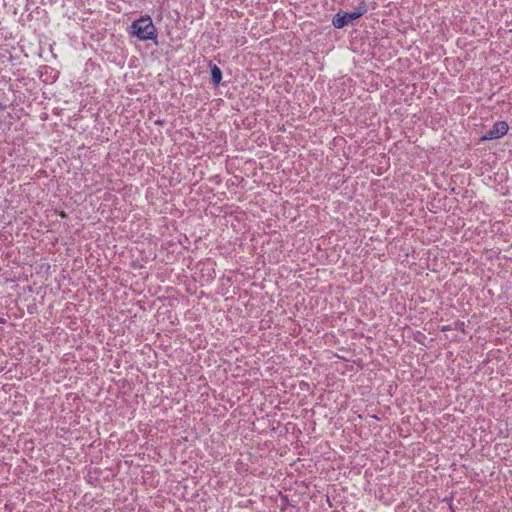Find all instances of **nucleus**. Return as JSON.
Instances as JSON below:
<instances>
[{
	"label": "nucleus",
	"mask_w": 512,
	"mask_h": 512,
	"mask_svg": "<svg viewBox=\"0 0 512 512\" xmlns=\"http://www.w3.org/2000/svg\"><path fill=\"white\" fill-rule=\"evenodd\" d=\"M182 217V212L171 201L162 203V244L166 242L172 245L180 242L181 233L178 230L177 220Z\"/></svg>",
	"instance_id": "obj_1"
},
{
	"label": "nucleus",
	"mask_w": 512,
	"mask_h": 512,
	"mask_svg": "<svg viewBox=\"0 0 512 512\" xmlns=\"http://www.w3.org/2000/svg\"><path fill=\"white\" fill-rule=\"evenodd\" d=\"M133 33L141 40L156 39V29L148 18H141L132 24Z\"/></svg>",
	"instance_id": "obj_2"
},
{
	"label": "nucleus",
	"mask_w": 512,
	"mask_h": 512,
	"mask_svg": "<svg viewBox=\"0 0 512 512\" xmlns=\"http://www.w3.org/2000/svg\"><path fill=\"white\" fill-rule=\"evenodd\" d=\"M509 126L506 121H497L491 129H489L480 138V141L496 140L507 134Z\"/></svg>",
	"instance_id": "obj_3"
},
{
	"label": "nucleus",
	"mask_w": 512,
	"mask_h": 512,
	"mask_svg": "<svg viewBox=\"0 0 512 512\" xmlns=\"http://www.w3.org/2000/svg\"><path fill=\"white\" fill-rule=\"evenodd\" d=\"M356 19L357 18L353 12H345L340 10L333 16L332 24L335 28L341 29Z\"/></svg>",
	"instance_id": "obj_4"
},
{
	"label": "nucleus",
	"mask_w": 512,
	"mask_h": 512,
	"mask_svg": "<svg viewBox=\"0 0 512 512\" xmlns=\"http://www.w3.org/2000/svg\"><path fill=\"white\" fill-rule=\"evenodd\" d=\"M175 289L173 287H167L166 293L167 296H162L161 302H162V308L169 305L170 307H173L175 304H179V299L174 296Z\"/></svg>",
	"instance_id": "obj_5"
},
{
	"label": "nucleus",
	"mask_w": 512,
	"mask_h": 512,
	"mask_svg": "<svg viewBox=\"0 0 512 512\" xmlns=\"http://www.w3.org/2000/svg\"><path fill=\"white\" fill-rule=\"evenodd\" d=\"M209 66L211 71V83L214 87H218L222 81V71L216 64H213L212 61L209 62Z\"/></svg>",
	"instance_id": "obj_6"
},
{
	"label": "nucleus",
	"mask_w": 512,
	"mask_h": 512,
	"mask_svg": "<svg viewBox=\"0 0 512 512\" xmlns=\"http://www.w3.org/2000/svg\"><path fill=\"white\" fill-rule=\"evenodd\" d=\"M367 10H368V7H367V4L362 1L359 3V5L355 8V10L353 11L354 15L356 16V18H360L361 16H363L364 14L367 13Z\"/></svg>",
	"instance_id": "obj_7"
},
{
	"label": "nucleus",
	"mask_w": 512,
	"mask_h": 512,
	"mask_svg": "<svg viewBox=\"0 0 512 512\" xmlns=\"http://www.w3.org/2000/svg\"><path fill=\"white\" fill-rule=\"evenodd\" d=\"M464 322L463 321H460V320H457L455 323H454V329L455 330H460V331H463L464 332Z\"/></svg>",
	"instance_id": "obj_8"
},
{
	"label": "nucleus",
	"mask_w": 512,
	"mask_h": 512,
	"mask_svg": "<svg viewBox=\"0 0 512 512\" xmlns=\"http://www.w3.org/2000/svg\"><path fill=\"white\" fill-rule=\"evenodd\" d=\"M167 319L169 320L171 325H174L175 320H177L176 314H172L171 311L167 312Z\"/></svg>",
	"instance_id": "obj_9"
},
{
	"label": "nucleus",
	"mask_w": 512,
	"mask_h": 512,
	"mask_svg": "<svg viewBox=\"0 0 512 512\" xmlns=\"http://www.w3.org/2000/svg\"><path fill=\"white\" fill-rule=\"evenodd\" d=\"M164 171H165V168L163 167V168H162V172H164ZM161 179H162V187H163V186H165V187H166V186H167V184L164 182V180L166 179V175H165L164 173H162Z\"/></svg>",
	"instance_id": "obj_10"
},
{
	"label": "nucleus",
	"mask_w": 512,
	"mask_h": 512,
	"mask_svg": "<svg viewBox=\"0 0 512 512\" xmlns=\"http://www.w3.org/2000/svg\"><path fill=\"white\" fill-rule=\"evenodd\" d=\"M451 329H452L451 325H446V326H443V327L441 328V331L445 332V331H449V330H451Z\"/></svg>",
	"instance_id": "obj_11"
},
{
	"label": "nucleus",
	"mask_w": 512,
	"mask_h": 512,
	"mask_svg": "<svg viewBox=\"0 0 512 512\" xmlns=\"http://www.w3.org/2000/svg\"><path fill=\"white\" fill-rule=\"evenodd\" d=\"M168 185L172 186V179H168Z\"/></svg>",
	"instance_id": "obj_12"
},
{
	"label": "nucleus",
	"mask_w": 512,
	"mask_h": 512,
	"mask_svg": "<svg viewBox=\"0 0 512 512\" xmlns=\"http://www.w3.org/2000/svg\"><path fill=\"white\" fill-rule=\"evenodd\" d=\"M176 17L179 18V13L177 11L174 12Z\"/></svg>",
	"instance_id": "obj_13"
}]
</instances>
